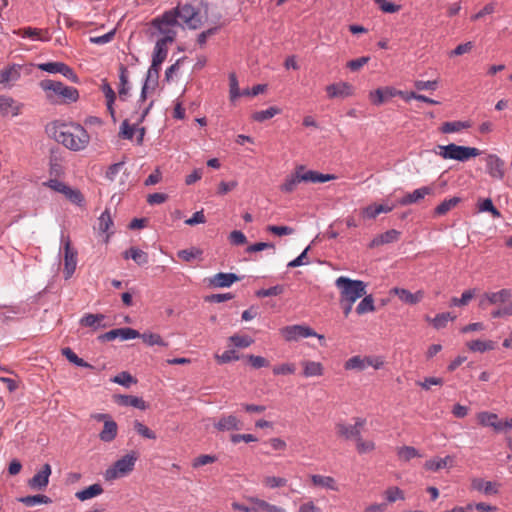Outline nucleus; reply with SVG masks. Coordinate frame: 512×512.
<instances>
[{
    "label": "nucleus",
    "mask_w": 512,
    "mask_h": 512,
    "mask_svg": "<svg viewBox=\"0 0 512 512\" xmlns=\"http://www.w3.org/2000/svg\"><path fill=\"white\" fill-rule=\"evenodd\" d=\"M55 140L73 152L85 150L90 143V135L79 123L62 124L55 132Z\"/></svg>",
    "instance_id": "1"
},
{
    "label": "nucleus",
    "mask_w": 512,
    "mask_h": 512,
    "mask_svg": "<svg viewBox=\"0 0 512 512\" xmlns=\"http://www.w3.org/2000/svg\"><path fill=\"white\" fill-rule=\"evenodd\" d=\"M39 87L44 91L45 97L51 104H71L79 99V92L76 88L66 86L60 81L43 79Z\"/></svg>",
    "instance_id": "2"
},
{
    "label": "nucleus",
    "mask_w": 512,
    "mask_h": 512,
    "mask_svg": "<svg viewBox=\"0 0 512 512\" xmlns=\"http://www.w3.org/2000/svg\"><path fill=\"white\" fill-rule=\"evenodd\" d=\"M335 286L340 292L339 300L356 302L366 294L367 284L362 280L340 276L335 280Z\"/></svg>",
    "instance_id": "3"
},
{
    "label": "nucleus",
    "mask_w": 512,
    "mask_h": 512,
    "mask_svg": "<svg viewBox=\"0 0 512 512\" xmlns=\"http://www.w3.org/2000/svg\"><path fill=\"white\" fill-rule=\"evenodd\" d=\"M482 153L483 152L476 147L462 146L454 143L439 145L438 151L436 152V154L443 159L456 160L459 162H466L472 157L480 156Z\"/></svg>",
    "instance_id": "4"
},
{
    "label": "nucleus",
    "mask_w": 512,
    "mask_h": 512,
    "mask_svg": "<svg viewBox=\"0 0 512 512\" xmlns=\"http://www.w3.org/2000/svg\"><path fill=\"white\" fill-rule=\"evenodd\" d=\"M137 459L138 455L135 451L122 456L106 469L104 473L105 479L110 481L127 476L133 471Z\"/></svg>",
    "instance_id": "5"
},
{
    "label": "nucleus",
    "mask_w": 512,
    "mask_h": 512,
    "mask_svg": "<svg viewBox=\"0 0 512 512\" xmlns=\"http://www.w3.org/2000/svg\"><path fill=\"white\" fill-rule=\"evenodd\" d=\"M167 12L175 16V20L180 22L179 26L197 29L202 24L199 10L190 4L178 5Z\"/></svg>",
    "instance_id": "6"
},
{
    "label": "nucleus",
    "mask_w": 512,
    "mask_h": 512,
    "mask_svg": "<svg viewBox=\"0 0 512 512\" xmlns=\"http://www.w3.org/2000/svg\"><path fill=\"white\" fill-rule=\"evenodd\" d=\"M151 25L163 35L159 40L172 43L177 35L174 27L180 25V22L175 20V16L172 13L165 11L161 16L154 18L151 21Z\"/></svg>",
    "instance_id": "7"
},
{
    "label": "nucleus",
    "mask_w": 512,
    "mask_h": 512,
    "mask_svg": "<svg viewBox=\"0 0 512 512\" xmlns=\"http://www.w3.org/2000/svg\"><path fill=\"white\" fill-rule=\"evenodd\" d=\"M280 334L287 342L299 341L316 335V332L304 324L288 325L280 329Z\"/></svg>",
    "instance_id": "8"
},
{
    "label": "nucleus",
    "mask_w": 512,
    "mask_h": 512,
    "mask_svg": "<svg viewBox=\"0 0 512 512\" xmlns=\"http://www.w3.org/2000/svg\"><path fill=\"white\" fill-rule=\"evenodd\" d=\"M38 69L50 74H61L73 83H79L80 79L75 71L64 62H46L38 64Z\"/></svg>",
    "instance_id": "9"
},
{
    "label": "nucleus",
    "mask_w": 512,
    "mask_h": 512,
    "mask_svg": "<svg viewBox=\"0 0 512 512\" xmlns=\"http://www.w3.org/2000/svg\"><path fill=\"white\" fill-rule=\"evenodd\" d=\"M486 173L493 179L502 180L505 176V161L498 155L490 153L484 158Z\"/></svg>",
    "instance_id": "10"
},
{
    "label": "nucleus",
    "mask_w": 512,
    "mask_h": 512,
    "mask_svg": "<svg viewBox=\"0 0 512 512\" xmlns=\"http://www.w3.org/2000/svg\"><path fill=\"white\" fill-rule=\"evenodd\" d=\"M64 244V277L69 279L72 277L76 270L77 265V251L71 247L69 238L62 237Z\"/></svg>",
    "instance_id": "11"
},
{
    "label": "nucleus",
    "mask_w": 512,
    "mask_h": 512,
    "mask_svg": "<svg viewBox=\"0 0 512 512\" xmlns=\"http://www.w3.org/2000/svg\"><path fill=\"white\" fill-rule=\"evenodd\" d=\"M366 424V420L364 418H356L355 423L353 425L339 423L337 424V433L339 436L343 437L346 440L354 439L355 441L361 437V430Z\"/></svg>",
    "instance_id": "12"
},
{
    "label": "nucleus",
    "mask_w": 512,
    "mask_h": 512,
    "mask_svg": "<svg viewBox=\"0 0 512 512\" xmlns=\"http://www.w3.org/2000/svg\"><path fill=\"white\" fill-rule=\"evenodd\" d=\"M140 337V333L130 327L117 328L110 330L98 337V339L102 342L105 341H113L116 338H120L121 340H130Z\"/></svg>",
    "instance_id": "13"
},
{
    "label": "nucleus",
    "mask_w": 512,
    "mask_h": 512,
    "mask_svg": "<svg viewBox=\"0 0 512 512\" xmlns=\"http://www.w3.org/2000/svg\"><path fill=\"white\" fill-rule=\"evenodd\" d=\"M52 473L51 466L46 463L42 468L28 481V486L33 490H44L49 484V477Z\"/></svg>",
    "instance_id": "14"
},
{
    "label": "nucleus",
    "mask_w": 512,
    "mask_h": 512,
    "mask_svg": "<svg viewBox=\"0 0 512 512\" xmlns=\"http://www.w3.org/2000/svg\"><path fill=\"white\" fill-rule=\"evenodd\" d=\"M325 90L328 98L330 99L347 98L352 96L354 93L353 86L350 83L344 81L330 84L326 86Z\"/></svg>",
    "instance_id": "15"
},
{
    "label": "nucleus",
    "mask_w": 512,
    "mask_h": 512,
    "mask_svg": "<svg viewBox=\"0 0 512 512\" xmlns=\"http://www.w3.org/2000/svg\"><path fill=\"white\" fill-rule=\"evenodd\" d=\"M214 428L219 432L241 430L243 428V423L235 415H222L214 422Z\"/></svg>",
    "instance_id": "16"
},
{
    "label": "nucleus",
    "mask_w": 512,
    "mask_h": 512,
    "mask_svg": "<svg viewBox=\"0 0 512 512\" xmlns=\"http://www.w3.org/2000/svg\"><path fill=\"white\" fill-rule=\"evenodd\" d=\"M512 298V290L503 288L497 292H486L481 300H480V306L485 307L486 304H498V303H505L509 301Z\"/></svg>",
    "instance_id": "17"
},
{
    "label": "nucleus",
    "mask_w": 512,
    "mask_h": 512,
    "mask_svg": "<svg viewBox=\"0 0 512 512\" xmlns=\"http://www.w3.org/2000/svg\"><path fill=\"white\" fill-rule=\"evenodd\" d=\"M22 66L12 64L0 71V84L11 87L21 77Z\"/></svg>",
    "instance_id": "18"
},
{
    "label": "nucleus",
    "mask_w": 512,
    "mask_h": 512,
    "mask_svg": "<svg viewBox=\"0 0 512 512\" xmlns=\"http://www.w3.org/2000/svg\"><path fill=\"white\" fill-rule=\"evenodd\" d=\"M23 103L17 102L10 96L0 95V115L6 116L9 113L16 117L21 114Z\"/></svg>",
    "instance_id": "19"
},
{
    "label": "nucleus",
    "mask_w": 512,
    "mask_h": 512,
    "mask_svg": "<svg viewBox=\"0 0 512 512\" xmlns=\"http://www.w3.org/2000/svg\"><path fill=\"white\" fill-rule=\"evenodd\" d=\"M391 292L397 295L402 302L409 305H415L419 303L424 297V291L422 290L411 293L407 289L395 287L391 290Z\"/></svg>",
    "instance_id": "20"
},
{
    "label": "nucleus",
    "mask_w": 512,
    "mask_h": 512,
    "mask_svg": "<svg viewBox=\"0 0 512 512\" xmlns=\"http://www.w3.org/2000/svg\"><path fill=\"white\" fill-rule=\"evenodd\" d=\"M433 193V189L429 186H423L418 189H415L413 192L406 194L403 196L398 203L401 206L411 205L423 199L425 196Z\"/></svg>",
    "instance_id": "21"
},
{
    "label": "nucleus",
    "mask_w": 512,
    "mask_h": 512,
    "mask_svg": "<svg viewBox=\"0 0 512 512\" xmlns=\"http://www.w3.org/2000/svg\"><path fill=\"white\" fill-rule=\"evenodd\" d=\"M240 277L235 273H217L209 278V284L216 288L230 287L234 282L239 281Z\"/></svg>",
    "instance_id": "22"
},
{
    "label": "nucleus",
    "mask_w": 512,
    "mask_h": 512,
    "mask_svg": "<svg viewBox=\"0 0 512 512\" xmlns=\"http://www.w3.org/2000/svg\"><path fill=\"white\" fill-rule=\"evenodd\" d=\"M499 484L492 481H485L482 478H474L471 481V487L474 490L484 493L485 495H495L499 492Z\"/></svg>",
    "instance_id": "23"
},
{
    "label": "nucleus",
    "mask_w": 512,
    "mask_h": 512,
    "mask_svg": "<svg viewBox=\"0 0 512 512\" xmlns=\"http://www.w3.org/2000/svg\"><path fill=\"white\" fill-rule=\"evenodd\" d=\"M397 95V90L392 87L378 88L369 93V98L371 102L379 106L387 101L389 98H392Z\"/></svg>",
    "instance_id": "24"
},
{
    "label": "nucleus",
    "mask_w": 512,
    "mask_h": 512,
    "mask_svg": "<svg viewBox=\"0 0 512 512\" xmlns=\"http://www.w3.org/2000/svg\"><path fill=\"white\" fill-rule=\"evenodd\" d=\"M477 421L483 427H491L495 432H501L500 419L497 414L482 411L477 414Z\"/></svg>",
    "instance_id": "25"
},
{
    "label": "nucleus",
    "mask_w": 512,
    "mask_h": 512,
    "mask_svg": "<svg viewBox=\"0 0 512 512\" xmlns=\"http://www.w3.org/2000/svg\"><path fill=\"white\" fill-rule=\"evenodd\" d=\"M304 170V167L303 166H299L295 173L289 175L286 177L285 181L281 184L280 186V190L284 193H291L293 192L297 185L300 183V182H303V179L300 178L302 177V171Z\"/></svg>",
    "instance_id": "26"
},
{
    "label": "nucleus",
    "mask_w": 512,
    "mask_h": 512,
    "mask_svg": "<svg viewBox=\"0 0 512 512\" xmlns=\"http://www.w3.org/2000/svg\"><path fill=\"white\" fill-rule=\"evenodd\" d=\"M454 462V457L447 455L444 458L435 457L429 459L425 462L424 468L428 471L437 472L440 469L452 467Z\"/></svg>",
    "instance_id": "27"
},
{
    "label": "nucleus",
    "mask_w": 512,
    "mask_h": 512,
    "mask_svg": "<svg viewBox=\"0 0 512 512\" xmlns=\"http://www.w3.org/2000/svg\"><path fill=\"white\" fill-rule=\"evenodd\" d=\"M119 87L118 94L122 101H125L130 94V84L128 80V69L125 65L121 64L119 67Z\"/></svg>",
    "instance_id": "28"
},
{
    "label": "nucleus",
    "mask_w": 512,
    "mask_h": 512,
    "mask_svg": "<svg viewBox=\"0 0 512 512\" xmlns=\"http://www.w3.org/2000/svg\"><path fill=\"white\" fill-rule=\"evenodd\" d=\"M117 434L118 425L112 418L103 424V429L99 433V439L104 443H110L116 439Z\"/></svg>",
    "instance_id": "29"
},
{
    "label": "nucleus",
    "mask_w": 512,
    "mask_h": 512,
    "mask_svg": "<svg viewBox=\"0 0 512 512\" xmlns=\"http://www.w3.org/2000/svg\"><path fill=\"white\" fill-rule=\"evenodd\" d=\"M310 479L314 486L322 487L332 491H339V486L336 480L331 476L314 474L311 475Z\"/></svg>",
    "instance_id": "30"
},
{
    "label": "nucleus",
    "mask_w": 512,
    "mask_h": 512,
    "mask_svg": "<svg viewBox=\"0 0 512 512\" xmlns=\"http://www.w3.org/2000/svg\"><path fill=\"white\" fill-rule=\"evenodd\" d=\"M303 182L324 183L336 179L333 174H323L314 170L302 171Z\"/></svg>",
    "instance_id": "31"
},
{
    "label": "nucleus",
    "mask_w": 512,
    "mask_h": 512,
    "mask_svg": "<svg viewBox=\"0 0 512 512\" xmlns=\"http://www.w3.org/2000/svg\"><path fill=\"white\" fill-rule=\"evenodd\" d=\"M124 259H132L139 266H144L149 262V256L143 250L137 247H131L123 253Z\"/></svg>",
    "instance_id": "32"
},
{
    "label": "nucleus",
    "mask_w": 512,
    "mask_h": 512,
    "mask_svg": "<svg viewBox=\"0 0 512 512\" xmlns=\"http://www.w3.org/2000/svg\"><path fill=\"white\" fill-rule=\"evenodd\" d=\"M372 362H370L368 360V356L366 357H361L359 355H356V356H353L351 358H349L345 364H344V368L346 370H356V371H363L365 370L367 367H369V364H371Z\"/></svg>",
    "instance_id": "33"
},
{
    "label": "nucleus",
    "mask_w": 512,
    "mask_h": 512,
    "mask_svg": "<svg viewBox=\"0 0 512 512\" xmlns=\"http://www.w3.org/2000/svg\"><path fill=\"white\" fill-rule=\"evenodd\" d=\"M167 44L169 43L165 42V40L156 41L152 57V62L154 63V66H160L162 62H164V60L166 59L168 54Z\"/></svg>",
    "instance_id": "34"
},
{
    "label": "nucleus",
    "mask_w": 512,
    "mask_h": 512,
    "mask_svg": "<svg viewBox=\"0 0 512 512\" xmlns=\"http://www.w3.org/2000/svg\"><path fill=\"white\" fill-rule=\"evenodd\" d=\"M103 487L99 483H95L90 485L89 487L76 492L75 496L80 501H86L88 499L97 497L103 493Z\"/></svg>",
    "instance_id": "35"
},
{
    "label": "nucleus",
    "mask_w": 512,
    "mask_h": 512,
    "mask_svg": "<svg viewBox=\"0 0 512 512\" xmlns=\"http://www.w3.org/2000/svg\"><path fill=\"white\" fill-rule=\"evenodd\" d=\"M303 375L305 377L322 376L324 372L323 365L316 361H303Z\"/></svg>",
    "instance_id": "36"
},
{
    "label": "nucleus",
    "mask_w": 512,
    "mask_h": 512,
    "mask_svg": "<svg viewBox=\"0 0 512 512\" xmlns=\"http://www.w3.org/2000/svg\"><path fill=\"white\" fill-rule=\"evenodd\" d=\"M119 404L123 406H131L140 410H145L147 408L146 402L141 397L132 395L119 396Z\"/></svg>",
    "instance_id": "37"
},
{
    "label": "nucleus",
    "mask_w": 512,
    "mask_h": 512,
    "mask_svg": "<svg viewBox=\"0 0 512 512\" xmlns=\"http://www.w3.org/2000/svg\"><path fill=\"white\" fill-rule=\"evenodd\" d=\"M19 502L27 507H33L39 504H50L52 500L46 495L38 494L21 497Z\"/></svg>",
    "instance_id": "38"
},
{
    "label": "nucleus",
    "mask_w": 512,
    "mask_h": 512,
    "mask_svg": "<svg viewBox=\"0 0 512 512\" xmlns=\"http://www.w3.org/2000/svg\"><path fill=\"white\" fill-rule=\"evenodd\" d=\"M471 127V123L469 121H451V122H445L441 126V132L448 134V133H455L459 132L463 129H468Z\"/></svg>",
    "instance_id": "39"
},
{
    "label": "nucleus",
    "mask_w": 512,
    "mask_h": 512,
    "mask_svg": "<svg viewBox=\"0 0 512 512\" xmlns=\"http://www.w3.org/2000/svg\"><path fill=\"white\" fill-rule=\"evenodd\" d=\"M281 113V109L276 106H271L266 110L256 111L252 115V119L256 122H264L268 119L273 118L274 116Z\"/></svg>",
    "instance_id": "40"
},
{
    "label": "nucleus",
    "mask_w": 512,
    "mask_h": 512,
    "mask_svg": "<svg viewBox=\"0 0 512 512\" xmlns=\"http://www.w3.org/2000/svg\"><path fill=\"white\" fill-rule=\"evenodd\" d=\"M375 311L374 298L371 294L364 295L362 300L356 306V313L358 315H363L369 312Z\"/></svg>",
    "instance_id": "41"
},
{
    "label": "nucleus",
    "mask_w": 512,
    "mask_h": 512,
    "mask_svg": "<svg viewBox=\"0 0 512 512\" xmlns=\"http://www.w3.org/2000/svg\"><path fill=\"white\" fill-rule=\"evenodd\" d=\"M459 197H452L442 201L434 210L435 215L442 216L449 212L451 209L456 207L460 203Z\"/></svg>",
    "instance_id": "42"
},
{
    "label": "nucleus",
    "mask_w": 512,
    "mask_h": 512,
    "mask_svg": "<svg viewBox=\"0 0 512 512\" xmlns=\"http://www.w3.org/2000/svg\"><path fill=\"white\" fill-rule=\"evenodd\" d=\"M467 346H468L469 350H471L472 352L484 353L486 351L493 350L495 347V343L491 340H486V341L473 340V341H470L467 344Z\"/></svg>",
    "instance_id": "43"
},
{
    "label": "nucleus",
    "mask_w": 512,
    "mask_h": 512,
    "mask_svg": "<svg viewBox=\"0 0 512 512\" xmlns=\"http://www.w3.org/2000/svg\"><path fill=\"white\" fill-rule=\"evenodd\" d=\"M143 342L148 345V346H154V345H159V346H162V347H167L168 346V343L166 341L163 340V338L157 334V333H152V332H144V333H140V337Z\"/></svg>",
    "instance_id": "44"
},
{
    "label": "nucleus",
    "mask_w": 512,
    "mask_h": 512,
    "mask_svg": "<svg viewBox=\"0 0 512 512\" xmlns=\"http://www.w3.org/2000/svg\"><path fill=\"white\" fill-rule=\"evenodd\" d=\"M105 316L103 314H85L80 319V324L84 327H93L94 329L99 328L100 322L103 321Z\"/></svg>",
    "instance_id": "45"
},
{
    "label": "nucleus",
    "mask_w": 512,
    "mask_h": 512,
    "mask_svg": "<svg viewBox=\"0 0 512 512\" xmlns=\"http://www.w3.org/2000/svg\"><path fill=\"white\" fill-rule=\"evenodd\" d=\"M475 297V289L465 290L461 297H453L450 301V306L460 307L466 306Z\"/></svg>",
    "instance_id": "46"
},
{
    "label": "nucleus",
    "mask_w": 512,
    "mask_h": 512,
    "mask_svg": "<svg viewBox=\"0 0 512 512\" xmlns=\"http://www.w3.org/2000/svg\"><path fill=\"white\" fill-rule=\"evenodd\" d=\"M62 354L66 357V359L73 363L74 365L78 367H84V368H92V365L87 363L84 359L78 357L70 348H64L62 349Z\"/></svg>",
    "instance_id": "47"
},
{
    "label": "nucleus",
    "mask_w": 512,
    "mask_h": 512,
    "mask_svg": "<svg viewBox=\"0 0 512 512\" xmlns=\"http://www.w3.org/2000/svg\"><path fill=\"white\" fill-rule=\"evenodd\" d=\"M113 226V220L108 209L101 213L98 218V230L102 233H107Z\"/></svg>",
    "instance_id": "48"
},
{
    "label": "nucleus",
    "mask_w": 512,
    "mask_h": 512,
    "mask_svg": "<svg viewBox=\"0 0 512 512\" xmlns=\"http://www.w3.org/2000/svg\"><path fill=\"white\" fill-rule=\"evenodd\" d=\"M456 319L455 315H452L450 312H444L437 314L432 320V324L436 329L444 328L449 321H453Z\"/></svg>",
    "instance_id": "49"
},
{
    "label": "nucleus",
    "mask_w": 512,
    "mask_h": 512,
    "mask_svg": "<svg viewBox=\"0 0 512 512\" xmlns=\"http://www.w3.org/2000/svg\"><path fill=\"white\" fill-rule=\"evenodd\" d=\"M384 495H385V499L388 503H394L397 500L405 499L403 490H401L397 486H392V487L387 488L384 492Z\"/></svg>",
    "instance_id": "50"
},
{
    "label": "nucleus",
    "mask_w": 512,
    "mask_h": 512,
    "mask_svg": "<svg viewBox=\"0 0 512 512\" xmlns=\"http://www.w3.org/2000/svg\"><path fill=\"white\" fill-rule=\"evenodd\" d=\"M159 69H160V66H154V63L152 62L151 66L149 67V69L147 71L144 83L151 85L152 90H154L156 88V86L158 85Z\"/></svg>",
    "instance_id": "51"
},
{
    "label": "nucleus",
    "mask_w": 512,
    "mask_h": 512,
    "mask_svg": "<svg viewBox=\"0 0 512 512\" xmlns=\"http://www.w3.org/2000/svg\"><path fill=\"white\" fill-rule=\"evenodd\" d=\"M229 96L232 102L241 96L238 79L234 72L229 74Z\"/></svg>",
    "instance_id": "52"
},
{
    "label": "nucleus",
    "mask_w": 512,
    "mask_h": 512,
    "mask_svg": "<svg viewBox=\"0 0 512 512\" xmlns=\"http://www.w3.org/2000/svg\"><path fill=\"white\" fill-rule=\"evenodd\" d=\"M134 430L143 438L155 440L157 438L154 431L144 425L142 422L135 420L133 423Z\"/></svg>",
    "instance_id": "53"
},
{
    "label": "nucleus",
    "mask_w": 512,
    "mask_h": 512,
    "mask_svg": "<svg viewBox=\"0 0 512 512\" xmlns=\"http://www.w3.org/2000/svg\"><path fill=\"white\" fill-rule=\"evenodd\" d=\"M229 341L238 348H247L254 342L250 336L237 334L230 336Z\"/></svg>",
    "instance_id": "54"
},
{
    "label": "nucleus",
    "mask_w": 512,
    "mask_h": 512,
    "mask_svg": "<svg viewBox=\"0 0 512 512\" xmlns=\"http://www.w3.org/2000/svg\"><path fill=\"white\" fill-rule=\"evenodd\" d=\"M201 254H202V251L195 247H192L190 249L179 250L177 252V256L185 262H190V261L194 260L195 258L199 257Z\"/></svg>",
    "instance_id": "55"
},
{
    "label": "nucleus",
    "mask_w": 512,
    "mask_h": 512,
    "mask_svg": "<svg viewBox=\"0 0 512 512\" xmlns=\"http://www.w3.org/2000/svg\"><path fill=\"white\" fill-rule=\"evenodd\" d=\"M397 454L399 458L404 461H410L411 459L420 456L418 450L412 446H403L399 448Z\"/></svg>",
    "instance_id": "56"
},
{
    "label": "nucleus",
    "mask_w": 512,
    "mask_h": 512,
    "mask_svg": "<svg viewBox=\"0 0 512 512\" xmlns=\"http://www.w3.org/2000/svg\"><path fill=\"white\" fill-rule=\"evenodd\" d=\"M249 501L251 503H254L256 505H258V507H261L262 508V511H266V512H285V510L279 506H276V505H273V504H270L264 500H261L259 498H255V497H251L249 499Z\"/></svg>",
    "instance_id": "57"
},
{
    "label": "nucleus",
    "mask_w": 512,
    "mask_h": 512,
    "mask_svg": "<svg viewBox=\"0 0 512 512\" xmlns=\"http://www.w3.org/2000/svg\"><path fill=\"white\" fill-rule=\"evenodd\" d=\"M274 375H290L296 371V365L294 363H282L273 367Z\"/></svg>",
    "instance_id": "58"
},
{
    "label": "nucleus",
    "mask_w": 512,
    "mask_h": 512,
    "mask_svg": "<svg viewBox=\"0 0 512 512\" xmlns=\"http://www.w3.org/2000/svg\"><path fill=\"white\" fill-rule=\"evenodd\" d=\"M284 292V287L282 285H275L269 287L267 289H260L256 292V296L259 298L277 296Z\"/></svg>",
    "instance_id": "59"
},
{
    "label": "nucleus",
    "mask_w": 512,
    "mask_h": 512,
    "mask_svg": "<svg viewBox=\"0 0 512 512\" xmlns=\"http://www.w3.org/2000/svg\"><path fill=\"white\" fill-rule=\"evenodd\" d=\"M112 382L122 385L124 387H129L132 383H135L136 380L132 377L130 373L121 372L112 379Z\"/></svg>",
    "instance_id": "60"
},
{
    "label": "nucleus",
    "mask_w": 512,
    "mask_h": 512,
    "mask_svg": "<svg viewBox=\"0 0 512 512\" xmlns=\"http://www.w3.org/2000/svg\"><path fill=\"white\" fill-rule=\"evenodd\" d=\"M215 358L218 363L225 364V363H229L231 361L238 360L239 356L237 355L235 350L231 349V350L224 351L221 355L216 354Z\"/></svg>",
    "instance_id": "61"
},
{
    "label": "nucleus",
    "mask_w": 512,
    "mask_h": 512,
    "mask_svg": "<svg viewBox=\"0 0 512 512\" xmlns=\"http://www.w3.org/2000/svg\"><path fill=\"white\" fill-rule=\"evenodd\" d=\"M480 212H490L494 217H500V212L494 207L493 202L490 198L484 199L479 203Z\"/></svg>",
    "instance_id": "62"
},
{
    "label": "nucleus",
    "mask_w": 512,
    "mask_h": 512,
    "mask_svg": "<svg viewBox=\"0 0 512 512\" xmlns=\"http://www.w3.org/2000/svg\"><path fill=\"white\" fill-rule=\"evenodd\" d=\"M370 60L369 56H362L347 62L346 66L351 71L355 72L360 70L364 65H366Z\"/></svg>",
    "instance_id": "63"
},
{
    "label": "nucleus",
    "mask_w": 512,
    "mask_h": 512,
    "mask_svg": "<svg viewBox=\"0 0 512 512\" xmlns=\"http://www.w3.org/2000/svg\"><path fill=\"white\" fill-rule=\"evenodd\" d=\"M400 237V232L395 229L387 230L386 232L380 234V242L384 244H389L398 241Z\"/></svg>",
    "instance_id": "64"
}]
</instances>
